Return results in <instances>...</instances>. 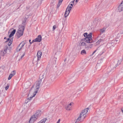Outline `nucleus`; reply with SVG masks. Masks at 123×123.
Returning <instances> with one entry per match:
<instances>
[{"label": "nucleus", "instance_id": "obj_1", "mask_svg": "<svg viewBox=\"0 0 123 123\" xmlns=\"http://www.w3.org/2000/svg\"><path fill=\"white\" fill-rule=\"evenodd\" d=\"M40 79L37 81L35 84L31 87L30 91L28 95V98L26 100V103H28L32 98L34 97L36 93L38 91L40 88V86H41L45 80L44 76L43 75L40 77Z\"/></svg>", "mask_w": 123, "mask_h": 123}, {"label": "nucleus", "instance_id": "obj_2", "mask_svg": "<svg viewBox=\"0 0 123 123\" xmlns=\"http://www.w3.org/2000/svg\"><path fill=\"white\" fill-rule=\"evenodd\" d=\"M92 33H90L88 34L87 33H85L84 34L85 38L81 39V41H84L87 43H91L93 42V41L92 38Z\"/></svg>", "mask_w": 123, "mask_h": 123}, {"label": "nucleus", "instance_id": "obj_3", "mask_svg": "<svg viewBox=\"0 0 123 123\" xmlns=\"http://www.w3.org/2000/svg\"><path fill=\"white\" fill-rule=\"evenodd\" d=\"M25 28L24 26H22L18 29L17 32V34L18 38L23 35Z\"/></svg>", "mask_w": 123, "mask_h": 123}, {"label": "nucleus", "instance_id": "obj_4", "mask_svg": "<svg viewBox=\"0 0 123 123\" xmlns=\"http://www.w3.org/2000/svg\"><path fill=\"white\" fill-rule=\"evenodd\" d=\"M89 109L88 108H87L85 109L84 110H83L81 113H80V115L82 116V118L83 119H84L86 117V116H84L87 112Z\"/></svg>", "mask_w": 123, "mask_h": 123}, {"label": "nucleus", "instance_id": "obj_5", "mask_svg": "<svg viewBox=\"0 0 123 123\" xmlns=\"http://www.w3.org/2000/svg\"><path fill=\"white\" fill-rule=\"evenodd\" d=\"M8 49V47H6L5 48L4 50H1L0 52V54L1 55L4 56L5 55L6 53V51L7 49Z\"/></svg>", "mask_w": 123, "mask_h": 123}, {"label": "nucleus", "instance_id": "obj_6", "mask_svg": "<svg viewBox=\"0 0 123 123\" xmlns=\"http://www.w3.org/2000/svg\"><path fill=\"white\" fill-rule=\"evenodd\" d=\"M37 118L34 115L32 116L29 121L30 123H33L35 121H36Z\"/></svg>", "mask_w": 123, "mask_h": 123}, {"label": "nucleus", "instance_id": "obj_7", "mask_svg": "<svg viewBox=\"0 0 123 123\" xmlns=\"http://www.w3.org/2000/svg\"><path fill=\"white\" fill-rule=\"evenodd\" d=\"M73 102H71L68 105L66 106V110L68 111H70L71 110V108L72 107V105H73Z\"/></svg>", "mask_w": 123, "mask_h": 123}, {"label": "nucleus", "instance_id": "obj_8", "mask_svg": "<svg viewBox=\"0 0 123 123\" xmlns=\"http://www.w3.org/2000/svg\"><path fill=\"white\" fill-rule=\"evenodd\" d=\"M119 12H120L123 10V1L119 5L118 9Z\"/></svg>", "mask_w": 123, "mask_h": 123}, {"label": "nucleus", "instance_id": "obj_9", "mask_svg": "<svg viewBox=\"0 0 123 123\" xmlns=\"http://www.w3.org/2000/svg\"><path fill=\"white\" fill-rule=\"evenodd\" d=\"M60 47L58 49V47H56L55 49L54 50V52H55V55H58L60 54L61 51L60 50Z\"/></svg>", "mask_w": 123, "mask_h": 123}, {"label": "nucleus", "instance_id": "obj_10", "mask_svg": "<svg viewBox=\"0 0 123 123\" xmlns=\"http://www.w3.org/2000/svg\"><path fill=\"white\" fill-rule=\"evenodd\" d=\"M82 117V116H81L80 115L78 117L76 120L75 122V123H77L80 122L82 121H83L84 119H83Z\"/></svg>", "mask_w": 123, "mask_h": 123}, {"label": "nucleus", "instance_id": "obj_11", "mask_svg": "<svg viewBox=\"0 0 123 123\" xmlns=\"http://www.w3.org/2000/svg\"><path fill=\"white\" fill-rule=\"evenodd\" d=\"M70 10L67 8L66 10L65 14H64V16L66 18L69 14Z\"/></svg>", "mask_w": 123, "mask_h": 123}, {"label": "nucleus", "instance_id": "obj_12", "mask_svg": "<svg viewBox=\"0 0 123 123\" xmlns=\"http://www.w3.org/2000/svg\"><path fill=\"white\" fill-rule=\"evenodd\" d=\"M41 112L40 111H38L34 115V116L37 118L41 116Z\"/></svg>", "mask_w": 123, "mask_h": 123}, {"label": "nucleus", "instance_id": "obj_13", "mask_svg": "<svg viewBox=\"0 0 123 123\" xmlns=\"http://www.w3.org/2000/svg\"><path fill=\"white\" fill-rule=\"evenodd\" d=\"M42 37L41 35H38L37 37L34 39L36 42H40L41 40Z\"/></svg>", "mask_w": 123, "mask_h": 123}, {"label": "nucleus", "instance_id": "obj_14", "mask_svg": "<svg viewBox=\"0 0 123 123\" xmlns=\"http://www.w3.org/2000/svg\"><path fill=\"white\" fill-rule=\"evenodd\" d=\"M13 38H7L6 42L8 43V45L9 46H10L12 43Z\"/></svg>", "mask_w": 123, "mask_h": 123}, {"label": "nucleus", "instance_id": "obj_15", "mask_svg": "<svg viewBox=\"0 0 123 123\" xmlns=\"http://www.w3.org/2000/svg\"><path fill=\"white\" fill-rule=\"evenodd\" d=\"M42 55V52L40 51H38L37 52V55L38 61L40 59Z\"/></svg>", "mask_w": 123, "mask_h": 123}, {"label": "nucleus", "instance_id": "obj_16", "mask_svg": "<svg viewBox=\"0 0 123 123\" xmlns=\"http://www.w3.org/2000/svg\"><path fill=\"white\" fill-rule=\"evenodd\" d=\"M74 4V1H72L70 3V4L67 7V8L71 10V8L73 6V5Z\"/></svg>", "mask_w": 123, "mask_h": 123}, {"label": "nucleus", "instance_id": "obj_17", "mask_svg": "<svg viewBox=\"0 0 123 123\" xmlns=\"http://www.w3.org/2000/svg\"><path fill=\"white\" fill-rule=\"evenodd\" d=\"M96 69L98 71H99L101 68V64L99 63H97L96 67Z\"/></svg>", "mask_w": 123, "mask_h": 123}, {"label": "nucleus", "instance_id": "obj_18", "mask_svg": "<svg viewBox=\"0 0 123 123\" xmlns=\"http://www.w3.org/2000/svg\"><path fill=\"white\" fill-rule=\"evenodd\" d=\"M94 22L96 25L99 24L100 23V20L99 19L96 18L95 19Z\"/></svg>", "mask_w": 123, "mask_h": 123}, {"label": "nucleus", "instance_id": "obj_19", "mask_svg": "<svg viewBox=\"0 0 123 123\" xmlns=\"http://www.w3.org/2000/svg\"><path fill=\"white\" fill-rule=\"evenodd\" d=\"M86 43L84 42H80L79 43V45L80 46H85V47H86Z\"/></svg>", "mask_w": 123, "mask_h": 123}, {"label": "nucleus", "instance_id": "obj_20", "mask_svg": "<svg viewBox=\"0 0 123 123\" xmlns=\"http://www.w3.org/2000/svg\"><path fill=\"white\" fill-rule=\"evenodd\" d=\"M24 46H22V45L20 46H19V45L17 48L16 50L17 52H18L20 51L21 49H22Z\"/></svg>", "mask_w": 123, "mask_h": 123}, {"label": "nucleus", "instance_id": "obj_21", "mask_svg": "<svg viewBox=\"0 0 123 123\" xmlns=\"http://www.w3.org/2000/svg\"><path fill=\"white\" fill-rule=\"evenodd\" d=\"M92 44H90L88 45L86 44V45L85 48H91L92 47Z\"/></svg>", "mask_w": 123, "mask_h": 123}, {"label": "nucleus", "instance_id": "obj_22", "mask_svg": "<svg viewBox=\"0 0 123 123\" xmlns=\"http://www.w3.org/2000/svg\"><path fill=\"white\" fill-rule=\"evenodd\" d=\"M82 55H85L87 53L86 50L85 49L82 50L80 53Z\"/></svg>", "mask_w": 123, "mask_h": 123}, {"label": "nucleus", "instance_id": "obj_23", "mask_svg": "<svg viewBox=\"0 0 123 123\" xmlns=\"http://www.w3.org/2000/svg\"><path fill=\"white\" fill-rule=\"evenodd\" d=\"M46 120V118H44L42 119L41 121L37 123H45Z\"/></svg>", "mask_w": 123, "mask_h": 123}, {"label": "nucleus", "instance_id": "obj_24", "mask_svg": "<svg viewBox=\"0 0 123 123\" xmlns=\"http://www.w3.org/2000/svg\"><path fill=\"white\" fill-rule=\"evenodd\" d=\"M26 43V41H23L19 45V46H20L21 45L24 46Z\"/></svg>", "mask_w": 123, "mask_h": 123}, {"label": "nucleus", "instance_id": "obj_25", "mask_svg": "<svg viewBox=\"0 0 123 123\" xmlns=\"http://www.w3.org/2000/svg\"><path fill=\"white\" fill-rule=\"evenodd\" d=\"M105 31V29L103 28L100 30L101 34H102L104 33Z\"/></svg>", "mask_w": 123, "mask_h": 123}, {"label": "nucleus", "instance_id": "obj_26", "mask_svg": "<svg viewBox=\"0 0 123 123\" xmlns=\"http://www.w3.org/2000/svg\"><path fill=\"white\" fill-rule=\"evenodd\" d=\"M122 59H121L120 60H119L117 62V66H116V67H117V66L119 65H120V64L121 62L122 61Z\"/></svg>", "mask_w": 123, "mask_h": 123}, {"label": "nucleus", "instance_id": "obj_27", "mask_svg": "<svg viewBox=\"0 0 123 123\" xmlns=\"http://www.w3.org/2000/svg\"><path fill=\"white\" fill-rule=\"evenodd\" d=\"M16 31V30L15 29L13 31H12L11 32V33L13 35L15 34Z\"/></svg>", "mask_w": 123, "mask_h": 123}, {"label": "nucleus", "instance_id": "obj_28", "mask_svg": "<svg viewBox=\"0 0 123 123\" xmlns=\"http://www.w3.org/2000/svg\"><path fill=\"white\" fill-rule=\"evenodd\" d=\"M103 41V40L101 39H99L97 42V44H99L101 41Z\"/></svg>", "mask_w": 123, "mask_h": 123}, {"label": "nucleus", "instance_id": "obj_29", "mask_svg": "<svg viewBox=\"0 0 123 123\" xmlns=\"http://www.w3.org/2000/svg\"><path fill=\"white\" fill-rule=\"evenodd\" d=\"M11 73L13 74L14 75H15L16 73V71L15 70H14L12 71L11 72Z\"/></svg>", "mask_w": 123, "mask_h": 123}, {"label": "nucleus", "instance_id": "obj_30", "mask_svg": "<svg viewBox=\"0 0 123 123\" xmlns=\"http://www.w3.org/2000/svg\"><path fill=\"white\" fill-rule=\"evenodd\" d=\"M57 28V25H54L53 27V30H54Z\"/></svg>", "mask_w": 123, "mask_h": 123}, {"label": "nucleus", "instance_id": "obj_31", "mask_svg": "<svg viewBox=\"0 0 123 123\" xmlns=\"http://www.w3.org/2000/svg\"><path fill=\"white\" fill-rule=\"evenodd\" d=\"M101 50H102V51L101 52V54H102L104 52L105 50H103V49H101L100 50H99V52Z\"/></svg>", "mask_w": 123, "mask_h": 123}, {"label": "nucleus", "instance_id": "obj_32", "mask_svg": "<svg viewBox=\"0 0 123 123\" xmlns=\"http://www.w3.org/2000/svg\"><path fill=\"white\" fill-rule=\"evenodd\" d=\"M25 52H24L23 53V54H22V55L21 56V58H22L23 57V56H24L25 55Z\"/></svg>", "mask_w": 123, "mask_h": 123}, {"label": "nucleus", "instance_id": "obj_33", "mask_svg": "<svg viewBox=\"0 0 123 123\" xmlns=\"http://www.w3.org/2000/svg\"><path fill=\"white\" fill-rule=\"evenodd\" d=\"M61 4V3H60L59 2L58 3V4H57V8H58L60 6Z\"/></svg>", "mask_w": 123, "mask_h": 123}, {"label": "nucleus", "instance_id": "obj_34", "mask_svg": "<svg viewBox=\"0 0 123 123\" xmlns=\"http://www.w3.org/2000/svg\"><path fill=\"white\" fill-rule=\"evenodd\" d=\"M9 86H7L5 87V88L6 90H7L9 88Z\"/></svg>", "mask_w": 123, "mask_h": 123}, {"label": "nucleus", "instance_id": "obj_35", "mask_svg": "<svg viewBox=\"0 0 123 123\" xmlns=\"http://www.w3.org/2000/svg\"><path fill=\"white\" fill-rule=\"evenodd\" d=\"M35 40L34 39L32 41V42H30V43L31 44L32 43H33V42H36L35 41H34Z\"/></svg>", "mask_w": 123, "mask_h": 123}, {"label": "nucleus", "instance_id": "obj_36", "mask_svg": "<svg viewBox=\"0 0 123 123\" xmlns=\"http://www.w3.org/2000/svg\"><path fill=\"white\" fill-rule=\"evenodd\" d=\"M84 86V85L83 84H82V85L81 84H80L79 85L80 87H83Z\"/></svg>", "mask_w": 123, "mask_h": 123}, {"label": "nucleus", "instance_id": "obj_37", "mask_svg": "<svg viewBox=\"0 0 123 123\" xmlns=\"http://www.w3.org/2000/svg\"><path fill=\"white\" fill-rule=\"evenodd\" d=\"M12 77L10 75H9V77L8 78V80H10L12 78Z\"/></svg>", "mask_w": 123, "mask_h": 123}, {"label": "nucleus", "instance_id": "obj_38", "mask_svg": "<svg viewBox=\"0 0 123 123\" xmlns=\"http://www.w3.org/2000/svg\"><path fill=\"white\" fill-rule=\"evenodd\" d=\"M13 36V35H12V34L11 33L10 34L9 36V37L10 38L11 37Z\"/></svg>", "mask_w": 123, "mask_h": 123}, {"label": "nucleus", "instance_id": "obj_39", "mask_svg": "<svg viewBox=\"0 0 123 123\" xmlns=\"http://www.w3.org/2000/svg\"><path fill=\"white\" fill-rule=\"evenodd\" d=\"M61 121L60 119H59L58 121L56 123H60V122Z\"/></svg>", "mask_w": 123, "mask_h": 123}, {"label": "nucleus", "instance_id": "obj_40", "mask_svg": "<svg viewBox=\"0 0 123 123\" xmlns=\"http://www.w3.org/2000/svg\"><path fill=\"white\" fill-rule=\"evenodd\" d=\"M63 0H60L59 1V2L60 3H62V1Z\"/></svg>", "mask_w": 123, "mask_h": 123}, {"label": "nucleus", "instance_id": "obj_41", "mask_svg": "<svg viewBox=\"0 0 123 123\" xmlns=\"http://www.w3.org/2000/svg\"><path fill=\"white\" fill-rule=\"evenodd\" d=\"M10 75L11 77H12L13 76H14L13 74H12L11 73L10 74Z\"/></svg>", "mask_w": 123, "mask_h": 123}, {"label": "nucleus", "instance_id": "obj_42", "mask_svg": "<svg viewBox=\"0 0 123 123\" xmlns=\"http://www.w3.org/2000/svg\"><path fill=\"white\" fill-rule=\"evenodd\" d=\"M10 75L11 77H12L13 76H14L13 74H12L11 73L10 74Z\"/></svg>", "mask_w": 123, "mask_h": 123}, {"label": "nucleus", "instance_id": "obj_43", "mask_svg": "<svg viewBox=\"0 0 123 123\" xmlns=\"http://www.w3.org/2000/svg\"><path fill=\"white\" fill-rule=\"evenodd\" d=\"M10 75L11 77H12L13 76H14L13 74H12L11 73L10 74Z\"/></svg>", "mask_w": 123, "mask_h": 123}, {"label": "nucleus", "instance_id": "obj_44", "mask_svg": "<svg viewBox=\"0 0 123 123\" xmlns=\"http://www.w3.org/2000/svg\"><path fill=\"white\" fill-rule=\"evenodd\" d=\"M97 49L96 50H95L93 53V54H94V53H95V52L97 50Z\"/></svg>", "mask_w": 123, "mask_h": 123}, {"label": "nucleus", "instance_id": "obj_45", "mask_svg": "<svg viewBox=\"0 0 123 123\" xmlns=\"http://www.w3.org/2000/svg\"><path fill=\"white\" fill-rule=\"evenodd\" d=\"M78 1V0H76V2H77Z\"/></svg>", "mask_w": 123, "mask_h": 123}, {"label": "nucleus", "instance_id": "obj_46", "mask_svg": "<svg viewBox=\"0 0 123 123\" xmlns=\"http://www.w3.org/2000/svg\"><path fill=\"white\" fill-rule=\"evenodd\" d=\"M54 62L55 63L56 62V60H54Z\"/></svg>", "mask_w": 123, "mask_h": 123}, {"label": "nucleus", "instance_id": "obj_47", "mask_svg": "<svg viewBox=\"0 0 123 123\" xmlns=\"http://www.w3.org/2000/svg\"><path fill=\"white\" fill-rule=\"evenodd\" d=\"M31 40L30 39L29 40V42L30 43V42H31Z\"/></svg>", "mask_w": 123, "mask_h": 123}, {"label": "nucleus", "instance_id": "obj_48", "mask_svg": "<svg viewBox=\"0 0 123 123\" xmlns=\"http://www.w3.org/2000/svg\"><path fill=\"white\" fill-rule=\"evenodd\" d=\"M108 75H106V76L105 77H107L108 76Z\"/></svg>", "mask_w": 123, "mask_h": 123}, {"label": "nucleus", "instance_id": "obj_49", "mask_svg": "<svg viewBox=\"0 0 123 123\" xmlns=\"http://www.w3.org/2000/svg\"><path fill=\"white\" fill-rule=\"evenodd\" d=\"M75 0H74L73 1H74H74H75Z\"/></svg>", "mask_w": 123, "mask_h": 123}, {"label": "nucleus", "instance_id": "obj_50", "mask_svg": "<svg viewBox=\"0 0 123 123\" xmlns=\"http://www.w3.org/2000/svg\"><path fill=\"white\" fill-rule=\"evenodd\" d=\"M6 37H5L4 38V39H6Z\"/></svg>", "mask_w": 123, "mask_h": 123}]
</instances>
